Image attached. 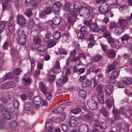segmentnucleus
I'll return each mask as SVG.
<instances>
[{
	"instance_id": "4d7b16f0",
	"label": "nucleus",
	"mask_w": 132,
	"mask_h": 132,
	"mask_svg": "<svg viewBox=\"0 0 132 132\" xmlns=\"http://www.w3.org/2000/svg\"><path fill=\"white\" fill-rule=\"evenodd\" d=\"M108 123L106 122H101V125L100 128L102 129H105L108 126Z\"/></svg>"
},
{
	"instance_id": "6ab92c4d",
	"label": "nucleus",
	"mask_w": 132,
	"mask_h": 132,
	"mask_svg": "<svg viewBox=\"0 0 132 132\" xmlns=\"http://www.w3.org/2000/svg\"><path fill=\"white\" fill-rule=\"evenodd\" d=\"M113 112L114 115V118L116 120L120 119L122 118L120 116V112L119 110L116 109H114Z\"/></svg>"
},
{
	"instance_id": "c756f323",
	"label": "nucleus",
	"mask_w": 132,
	"mask_h": 132,
	"mask_svg": "<svg viewBox=\"0 0 132 132\" xmlns=\"http://www.w3.org/2000/svg\"><path fill=\"white\" fill-rule=\"evenodd\" d=\"M47 46L43 44L40 45L37 48L38 51L41 52H44L46 50Z\"/></svg>"
},
{
	"instance_id": "0e129e2a",
	"label": "nucleus",
	"mask_w": 132,
	"mask_h": 132,
	"mask_svg": "<svg viewBox=\"0 0 132 132\" xmlns=\"http://www.w3.org/2000/svg\"><path fill=\"white\" fill-rule=\"evenodd\" d=\"M34 2V0H26V5L28 6L33 4Z\"/></svg>"
},
{
	"instance_id": "423d86ee",
	"label": "nucleus",
	"mask_w": 132,
	"mask_h": 132,
	"mask_svg": "<svg viewBox=\"0 0 132 132\" xmlns=\"http://www.w3.org/2000/svg\"><path fill=\"white\" fill-rule=\"evenodd\" d=\"M87 105L89 108L92 110H96L98 107L97 103L93 99H90L88 100Z\"/></svg>"
},
{
	"instance_id": "1a4fd4ad",
	"label": "nucleus",
	"mask_w": 132,
	"mask_h": 132,
	"mask_svg": "<svg viewBox=\"0 0 132 132\" xmlns=\"http://www.w3.org/2000/svg\"><path fill=\"white\" fill-rule=\"evenodd\" d=\"M11 0H6L3 3V11H4L6 10H9L11 8Z\"/></svg>"
},
{
	"instance_id": "37998d69",
	"label": "nucleus",
	"mask_w": 132,
	"mask_h": 132,
	"mask_svg": "<svg viewBox=\"0 0 132 132\" xmlns=\"http://www.w3.org/2000/svg\"><path fill=\"white\" fill-rule=\"evenodd\" d=\"M48 46L49 47H51L53 46L56 44L55 41L52 40H48Z\"/></svg>"
},
{
	"instance_id": "bb28decb",
	"label": "nucleus",
	"mask_w": 132,
	"mask_h": 132,
	"mask_svg": "<svg viewBox=\"0 0 132 132\" xmlns=\"http://www.w3.org/2000/svg\"><path fill=\"white\" fill-rule=\"evenodd\" d=\"M124 29L120 26L117 27L115 28V32L117 35H120L123 32Z\"/></svg>"
},
{
	"instance_id": "b1692460",
	"label": "nucleus",
	"mask_w": 132,
	"mask_h": 132,
	"mask_svg": "<svg viewBox=\"0 0 132 132\" xmlns=\"http://www.w3.org/2000/svg\"><path fill=\"white\" fill-rule=\"evenodd\" d=\"M8 28L9 30L11 32H13L15 29V24L13 21H9L8 24Z\"/></svg>"
},
{
	"instance_id": "4468645a",
	"label": "nucleus",
	"mask_w": 132,
	"mask_h": 132,
	"mask_svg": "<svg viewBox=\"0 0 132 132\" xmlns=\"http://www.w3.org/2000/svg\"><path fill=\"white\" fill-rule=\"evenodd\" d=\"M8 109H5V112L3 113L4 117L7 120H9L11 119V116L9 112V111L11 112H13L14 111V109L12 110L11 108Z\"/></svg>"
},
{
	"instance_id": "dca6fc26",
	"label": "nucleus",
	"mask_w": 132,
	"mask_h": 132,
	"mask_svg": "<svg viewBox=\"0 0 132 132\" xmlns=\"http://www.w3.org/2000/svg\"><path fill=\"white\" fill-rule=\"evenodd\" d=\"M61 22V19L59 17H56L54 18L53 19V23L51 25L53 27L58 26Z\"/></svg>"
},
{
	"instance_id": "c85d7f7f",
	"label": "nucleus",
	"mask_w": 132,
	"mask_h": 132,
	"mask_svg": "<svg viewBox=\"0 0 132 132\" xmlns=\"http://www.w3.org/2000/svg\"><path fill=\"white\" fill-rule=\"evenodd\" d=\"M85 119L89 122H92V115L90 113L87 114L85 115L84 116Z\"/></svg>"
},
{
	"instance_id": "e433bc0d",
	"label": "nucleus",
	"mask_w": 132,
	"mask_h": 132,
	"mask_svg": "<svg viewBox=\"0 0 132 132\" xmlns=\"http://www.w3.org/2000/svg\"><path fill=\"white\" fill-rule=\"evenodd\" d=\"M7 22L5 21L0 22V33L2 32L4 28L5 27Z\"/></svg>"
},
{
	"instance_id": "4be33fe9",
	"label": "nucleus",
	"mask_w": 132,
	"mask_h": 132,
	"mask_svg": "<svg viewBox=\"0 0 132 132\" xmlns=\"http://www.w3.org/2000/svg\"><path fill=\"white\" fill-rule=\"evenodd\" d=\"M98 26L97 24H93L90 26V30L94 32H99V30Z\"/></svg>"
},
{
	"instance_id": "58836bf2",
	"label": "nucleus",
	"mask_w": 132,
	"mask_h": 132,
	"mask_svg": "<svg viewBox=\"0 0 132 132\" xmlns=\"http://www.w3.org/2000/svg\"><path fill=\"white\" fill-rule=\"evenodd\" d=\"M86 92L85 90H81L79 91V96L83 98H85L86 97Z\"/></svg>"
},
{
	"instance_id": "680f3d73",
	"label": "nucleus",
	"mask_w": 132,
	"mask_h": 132,
	"mask_svg": "<svg viewBox=\"0 0 132 132\" xmlns=\"http://www.w3.org/2000/svg\"><path fill=\"white\" fill-rule=\"evenodd\" d=\"M9 108H10L8 106H7V107H6L5 108V107H4L1 104H0V111H2L3 113V112H5V110L6 108V109H8Z\"/></svg>"
},
{
	"instance_id": "7c9ffc66",
	"label": "nucleus",
	"mask_w": 132,
	"mask_h": 132,
	"mask_svg": "<svg viewBox=\"0 0 132 132\" xmlns=\"http://www.w3.org/2000/svg\"><path fill=\"white\" fill-rule=\"evenodd\" d=\"M100 113L105 117H107L109 116V113L105 107H102L100 110Z\"/></svg>"
},
{
	"instance_id": "052dcab7",
	"label": "nucleus",
	"mask_w": 132,
	"mask_h": 132,
	"mask_svg": "<svg viewBox=\"0 0 132 132\" xmlns=\"http://www.w3.org/2000/svg\"><path fill=\"white\" fill-rule=\"evenodd\" d=\"M116 23L114 22H111L110 23L109 26V27L110 29H113L117 26Z\"/></svg>"
},
{
	"instance_id": "864d4df0",
	"label": "nucleus",
	"mask_w": 132,
	"mask_h": 132,
	"mask_svg": "<svg viewBox=\"0 0 132 132\" xmlns=\"http://www.w3.org/2000/svg\"><path fill=\"white\" fill-rule=\"evenodd\" d=\"M32 12L31 9H27L25 12V14L28 17H30L32 14Z\"/></svg>"
},
{
	"instance_id": "cd10ccee",
	"label": "nucleus",
	"mask_w": 132,
	"mask_h": 132,
	"mask_svg": "<svg viewBox=\"0 0 132 132\" xmlns=\"http://www.w3.org/2000/svg\"><path fill=\"white\" fill-rule=\"evenodd\" d=\"M32 108V104L29 102L26 103L24 105V109L26 111L30 110Z\"/></svg>"
},
{
	"instance_id": "3c124183",
	"label": "nucleus",
	"mask_w": 132,
	"mask_h": 132,
	"mask_svg": "<svg viewBox=\"0 0 132 132\" xmlns=\"http://www.w3.org/2000/svg\"><path fill=\"white\" fill-rule=\"evenodd\" d=\"M56 84L57 87H60L62 86L64 83L62 79H60L57 81Z\"/></svg>"
},
{
	"instance_id": "ddd939ff",
	"label": "nucleus",
	"mask_w": 132,
	"mask_h": 132,
	"mask_svg": "<svg viewBox=\"0 0 132 132\" xmlns=\"http://www.w3.org/2000/svg\"><path fill=\"white\" fill-rule=\"evenodd\" d=\"M52 120L51 119L48 120L46 122L45 126V129H47L49 132H53L54 129L52 126Z\"/></svg>"
},
{
	"instance_id": "603ef678",
	"label": "nucleus",
	"mask_w": 132,
	"mask_h": 132,
	"mask_svg": "<svg viewBox=\"0 0 132 132\" xmlns=\"http://www.w3.org/2000/svg\"><path fill=\"white\" fill-rule=\"evenodd\" d=\"M102 56L100 55H97L94 57V60L95 62H97L101 60L102 58Z\"/></svg>"
},
{
	"instance_id": "5fc2aeb1",
	"label": "nucleus",
	"mask_w": 132,
	"mask_h": 132,
	"mask_svg": "<svg viewBox=\"0 0 132 132\" xmlns=\"http://www.w3.org/2000/svg\"><path fill=\"white\" fill-rule=\"evenodd\" d=\"M89 80H86L83 81L82 83V85L83 87L85 88L87 87L89 85Z\"/></svg>"
},
{
	"instance_id": "79ce46f5",
	"label": "nucleus",
	"mask_w": 132,
	"mask_h": 132,
	"mask_svg": "<svg viewBox=\"0 0 132 132\" xmlns=\"http://www.w3.org/2000/svg\"><path fill=\"white\" fill-rule=\"evenodd\" d=\"M33 41L35 44H37L40 43L41 40L39 36H36L34 37Z\"/></svg>"
},
{
	"instance_id": "20e7f679",
	"label": "nucleus",
	"mask_w": 132,
	"mask_h": 132,
	"mask_svg": "<svg viewBox=\"0 0 132 132\" xmlns=\"http://www.w3.org/2000/svg\"><path fill=\"white\" fill-rule=\"evenodd\" d=\"M109 6L106 3H103L99 7V11L101 14L105 15L108 12Z\"/></svg>"
},
{
	"instance_id": "6e6d98bb",
	"label": "nucleus",
	"mask_w": 132,
	"mask_h": 132,
	"mask_svg": "<svg viewBox=\"0 0 132 132\" xmlns=\"http://www.w3.org/2000/svg\"><path fill=\"white\" fill-rule=\"evenodd\" d=\"M123 126V130L125 131V132L127 131L129 129V124L127 123H123L122 124Z\"/></svg>"
},
{
	"instance_id": "69168bd1",
	"label": "nucleus",
	"mask_w": 132,
	"mask_h": 132,
	"mask_svg": "<svg viewBox=\"0 0 132 132\" xmlns=\"http://www.w3.org/2000/svg\"><path fill=\"white\" fill-rule=\"evenodd\" d=\"M103 36L104 38L107 39L111 36L110 34L108 31L105 32L103 35Z\"/></svg>"
},
{
	"instance_id": "f3484780",
	"label": "nucleus",
	"mask_w": 132,
	"mask_h": 132,
	"mask_svg": "<svg viewBox=\"0 0 132 132\" xmlns=\"http://www.w3.org/2000/svg\"><path fill=\"white\" fill-rule=\"evenodd\" d=\"M42 99L40 96H36L33 99L34 104L38 106L42 102Z\"/></svg>"
},
{
	"instance_id": "9d476101",
	"label": "nucleus",
	"mask_w": 132,
	"mask_h": 132,
	"mask_svg": "<svg viewBox=\"0 0 132 132\" xmlns=\"http://www.w3.org/2000/svg\"><path fill=\"white\" fill-rule=\"evenodd\" d=\"M78 130L79 132H88L89 130L88 126L85 124L80 125L78 128Z\"/></svg>"
},
{
	"instance_id": "7ed1b4c3",
	"label": "nucleus",
	"mask_w": 132,
	"mask_h": 132,
	"mask_svg": "<svg viewBox=\"0 0 132 132\" xmlns=\"http://www.w3.org/2000/svg\"><path fill=\"white\" fill-rule=\"evenodd\" d=\"M19 36V43L22 45H23L27 40V36L23 30L20 29L18 32Z\"/></svg>"
},
{
	"instance_id": "2f4dec72",
	"label": "nucleus",
	"mask_w": 132,
	"mask_h": 132,
	"mask_svg": "<svg viewBox=\"0 0 132 132\" xmlns=\"http://www.w3.org/2000/svg\"><path fill=\"white\" fill-rule=\"evenodd\" d=\"M68 11L69 12V14H70V15L74 17H76L78 14L79 13V11L75 10L74 9L71 10L70 11L69 10Z\"/></svg>"
},
{
	"instance_id": "0eeeda50",
	"label": "nucleus",
	"mask_w": 132,
	"mask_h": 132,
	"mask_svg": "<svg viewBox=\"0 0 132 132\" xmlns=\"http://www.w3.org/2000/svg\"><path fill=\"white\" fill-rule=\"evenodd\" d=\"M78 119L73 116L70 117L69 123V126L72 127H75L78 125Z\"/></svg>"
},
{
	"instance_id": "a878e982",
	"label": "nucleus",
	"mask_w": 132,
	"mask_h": 132,
	"mask_svg": "<svg viewBox=\"0 0 132 132\" xmlns=\"http://www.w3.org/2000/svg\"><path fill=\"white\" fill-rule=\"evenodd\" d=\"M40 88L41 92L43 94L46 93L47 92V90L44 84L41 82H39Z\"/></svg>"
},
{
	"instance_id": "5701e85b",
	"label": "nucleus",
	"mask_w": 132,
	"mask_h": 132,
	"mask_svg": "<svg viewBox=\"0 0 132 132\" xmlns=\"http://www.w3.org/2000/svg\"><path fill=\"white\" fill-rule=\"evenodd\" d=\"M116 67L113 64L108 65L106 70L105 72L106 73H109L111 71L116 69Z\"/></svg>"
},
{
	"instance_id": "a18cd8bd",
	"label": "nucleus",
	"mask_w": 132,
	"mask_h": 132,
	"mask_svg": "<svg viewBox=\"0 0 132 132\" xmlns=\"http://www.w3.org/2000/svg\"><path fill=\"white\" fill-rule=\"evenodd\" d=\"M116 129L118 131H120L123 130L122 125L120 123H117L116 125Z\"/></svg>"
},
{
	"instance_id": "f257e3e1",
	"label": "nucleus",
	"mask_w": 132,
	"mask_h": 132,
	"mask_svg": "<svg viewBox=\"0 0 132 132\" xmlns=\"http://www.w3.org/2000/svg\"><path fill=\"white\" fill-rule=\"evenodd\" d=\"M94 9V7H91L89 6H84L82 8L80 9L79 13L80 16L87 18L90 16V12Z\"/></svg>"
},
{
	"instance_id": "338daca9",
	"label": "nucleus",
	"mask_w": 132,
	"mask_h": 132,
	"mask_svg": "<svg viewBox=\"0 0 132 132\" xmlns=\"http://www.w3.org/2000/svg\"><path fill=\"white\" fill-rule=\"evenodd\" d=\"M61 128L63 130L66 131L68 129V126L66 124H62L61 125Z\"/></svg>"
},
{
	"instance_id": "393cba45",
	"label": "nucleus",
	"mask_w": 132,
	"mask_h": 132,
	"mask_svg": "<svg viewBox=\"0 0 132 132\" xmlns=\"http://www.w3.org/2000/svg\"><path fill=\"white\" fill-rule=\"evenodd\" d=\"M85 6L84 5H82V4L79 1H77L75 2L73 5L74 9H75V10L79 11L80 9L82 8V7Z\"/></svg>"
},
{
	"instance_id": "2eb2a0df",
	"label": "nucleus",
	"mask_w": 132,
	"mask_h": 132,
	"mask_svg": "<svg viewBox=\"0 0 132 132\" xmlns=\"http://www.w3.org/2000/svg\"><path fill=\"white\" fill-rule=\"evenodd\" d=\"M114 99L113 98H111L106 100V107L108 109H110L112 105H114Z\"/></svg>"
},
{
	"instance_id": "ea45409f",
	"label": "nucleus",
	"mask_w": 132,
	"mask_h": 132,
	"mask_svg": "<svg viewBox=\"0 0 132 132\" xmlns=\"http://www.w3.org/2000/svg\"><path fill=\"white\" fill-rule=\"evenodd\" d=\"M130 37L129 35L125 34L123 35L121 38V39L122 42L125 41H128L130 38Z\"/></svg>"
},
{
	"instance_id": "412c9836",
	"label": "nucleus",
	"mask_w": 132,
	"mask_h": 132,
	"mask_svg": "<svg viewBox=\"0 0 132 132\" xmlns=\"http://www.w3.org/2000/svg\"><path fill=\"white\" fill-rule=\"evenodd\" d=\"M113 87L112 85H108L106 87L105 92L106 94L110 95L112 93Z\"/></svg>"
},
{
	"instance_id": "c9c22d12",
	"label": "nucleus",
	"mask_w": 132,
	"mask_h": 132,
	"mask_svg": "<svg viewBox=\"0 0 132 132\" xmlns=\"http://www.w3.org/2000/svg\"><path fill=\"white\" fill-rule=\"evenodd\" d=\"M132 114V110L131 109H128L127 110L126 112H124L123 113V115L127 117H129Z\"/></svg>"
},
{
	"instance_id": "4c0bfd02",
	"label": "nucleus",
	"mask_w": 132,
	"mask_h": 132,
	"mask_svg": "<svg viewBox=\"0 0 132 132\" xmlns=\"http://www.w3.org/2000/svg\"><path fill=\"white\" fill-rule=\"evenodd\" d=\"M12 77V74L11 73H9L6 74L2 78V79L3 81L7 79H10Z\"/></svg>"
},
{
	"instance_id": "c03bdc74",
	"label": "nucleus",
	"mask_w": 132,
	"mask_h": 132,
	"mask_svg": "<svg viewBox=\"0 0 132 132\" xmlns=\"http://www.w3.org/2000/svg\"><path fill=\"white\" fill-rule=\"evenodd\" d=\"M60 33L59 31H55L53 34V37L55 39H57L60 37Z\"/></svg>"
},
{
	"instance_id": "f704fd0d",
	"label": "nucleus",
	"mask_w": 132,
	"mask_h": 132,
	"mask_svg": "<svg viewBox=\"0 0 132 132\" xmlns=\"http://www.w3.org/2000/svg\"><path fill=\"white\" fill-rule=\"evenodd\" d=\"M108 39V41L109 43L111 44V45L112 47H114L113 46V45L112 44L116 43V40L113 38L111 36L109 37Z\"/></svg>"
},
{
	"instance_id": "8fccbe9b",
	"label": "nucleus",
	"mask_w": 132,
	"mask_h": 132,
	"mask_svg": "<svg viewBox=\"0 0 132 132\" xmlns=\"http://www.w3.org/2000/svg\"><path fill=\"white\" fill-rule=\"evenodd\" d=\"M9 88H13L16 86L15 83L13 81H11L7 82Z\"/></svg>"
},
{
	"instance_id": "e2e57ef3",
	"label": "nucleus",
	"mask_w": 132,
	"mask_h": 132,
	"mask_svg": "<svg viewBox=\"0 0 132 132\" xmlns=\"http://www.w3.org/2000/svg\"><path fill=\"white\" fill-rule=\"evenodd\" d=\"M65 118V114H61L59 117H57V119L59 121H62L64 120Z\"/></svg>"
},
{
	"instance_id": "72a5a7b5",
	"label": "nucleus",
	"mask_w": 132,
	"mask_h": 132,
	"mask_svg": "<svg viewBox=\"0 0 132 132\" xmlns=\"http://www.w3.org/2000/svg\"><path fill=\"white\" fill-rule=\"evenodd\" d=\"M123 81L125 83L127 86L132 83V79L130 77H125L123 78Z\"/></svg>"
},
{
	"instance_id": "a19ab883",
	"label": "nucleus",
	"mask_w": 132,
	"mask_h": 132,
	"mask_svg": "<svg viewBox=\"0 0 132 132\" xmlns=\"http://www.w3.org/2000/svg\"><path fill=\"white\" fill-rule=\"evenodd\" d=\"M62 110V108L61 106H59L54 109L53 111V112L54 114H57L61 112Z\"/></svg>"
},
{
	"instance_id": "473e14b6",
	"label": "nucleus",
	"mask_w": 132,
	"mask_h": 132,
	"mask_svg": "<svg viewBox=\"0 0 132 132\" xmlns=\"http://www.w3.org/2000/svg\"><path fill=\"white\" fill-rule=\"evenodd\" d=\"M47 77L48 78V81L50 82H53L55 79L56 76L51 73H48L47 75Z\"/></svg>"
},
{
	"instance_id": "de8ad7c7",
	"label": "nucleus",
	"mask_w": 132,
	"mask_h": 132,
	"mask_svg": "<svg viewBox=\"0 0 132 132\" xmlns=\"http://www.w3.org/2000/svg\"><path fill=\"white\" fill-rule=\"evenodd\" d=\"M70 7V4L68 2H65L64 5L63 6V10L65 11H68L69 10Z\"/></svg>"
},
{
	"instance_id": "aec40b11",
	"label": "nucleus",
	"mask_w": 132,
	"mask_h": 132,
	"mask_svg": "<svg viewBox=\"0 0 132 132\" xmlns=\"http://www.w3.org/2000/svg\"><path fill=\"white\" fill-rule=\"evenodd\" d=\"M118 24L123 28L126 27L127 25V21L125 19H119Z\"/></svg>"
},
{
	"instance_id": "bf43d9fd",
	"label": "nucleus",
	"mask_w": 132,
	"mask_h": 132,
	"mask_svg": "<svg viewBox=\"0 0 132 132\" xmlns=\"http://www.w3.org/2000/svg\"><path fill=\"white\" fill-rule=\"evenodd\" d=\"M22 71V70L19 68L15 69L14 70V73L16 75L19 74Z\"/></svg>"
},
{
	"instance_id": "f03ea898",
	"label": "nucleus",
	"mask_w": 132,
	"mask_h": 132,
	"mask_svg": "<svg viewBox=\"0 0 132 132\" xmlns=\"http://www.w3.org/2000/svg\"><path fill=\"white\" fill-rule=\"evenodd\" d=\"M103 86H98L96 88V90L98 93L97 95V98L99 102L103 104L104 103V95L103 94Z\"/></svg>"
},
{
	"instance_id": "39448f33",
	"label": "nucleus",
	"mask_w": 132,
	"mask_h": 132,
	"mask_svg": "<svg viewBox=\"0 0 132 132\" xmlns=\"http://www.w3.org/2000/svg\"><path fill=\"white\" fill-rule=\"evenodd\" d=\"M26 22V18L22 15H20L17 16V22L21 27L24 26Z\"/></svg>"
},
{
	"instance_id": "49530a36",
	"label": "nucleus",
	"mask_w": 132,
	"mask_h": 132,
	"mask_svg": "<svg viewBox=\"0 0 132 132\" xmlns=\"http://www.w3.org/2000/svg\"><path fill=\"white\" fill-rule=\"evenodd\" d=\"M81 110L79 108H77L72 109L71 110V112L75 114H77L79 112H81Z\"/></svg>"
},
{
	"instance_id": "09e8293b",
	"label": "nucleus",
	"mask_w": 132,
	"mask_h": 132,
	"mask_svg": "<svg viewBox=\"0 0 132 132\" xmlns=\"http://www.w3.org/2000/svg\"><path fill=\"white\" fill-rule=\"evenodd\" d=\"M72 62H76L77 64L79 65L80 64V60L78 57H72Z\"/></svg>"
},
{
	"instance_id": "774afa93",
	"label": "nucleus",
	"mask_w": 132,
	"mask_h": 132,
	"mask_svg": "<svg viewBox=\"0 0 132 132\" xmlns=\"http://www.w3.org/2000/svg\"><path fill=\"white\" fill-rule=\"evenodd\" d=\"M119 75L118 72L117 71H115L111 73V76L113 77L116 78Z\"/></svg>"
},
{
	"instance_id": "9b49d317",
	"label": "nucleus",
	"mask_w": 132,
	"mask_h": 132,
	"mask_svg": "<svg viewBox=\"0 0 132 132\" xmlns=\"http://www.w3.org/2000/svg\"><path fill=\"white\" fill-rule=\"evenodd\" d=\"M62 5L60 2H56L53 4L52 6V10L55 12H58Z\"/></svg>"
},
{
	"instance_id": "f8f14e48",
	"label": "nucleus",
	"mask_w": 132,
	"mask_h": 132,
	"mask_svg": "<svg viewBox=\"0 0 132 132\" xmlns=\"http://www.w3.org/2000/svg\"><path fill=\"white\" fill-rule=\"evenodd\" d=\"M51 71L54 73L56 74L60 72L61 68L59 61H56L54 68L52 69Z\"/></svg>"
},
{
	"instance_id": "6e6552de",
	"label": "nucleus",
	"mask_w": 132,
	"mask_h": 132,
	"mask_svg": "<svg viewBox=\"0 0 132 132\" xmlns=\"http://www.w3.org/2000/svg\"><path fill=\"white\" fill-rule=\"evenodd\" d=\"M106 55L109 59L114 58L116 56V52L114 50L109 49L106 50Z\"/></svg>"
},
{
	"instance_id": "13d9d810",
	"label": "nucleus",
	"mask_w": 132,
	"mask_h": 132,
	"mask_svg": "<svg viewBox=\"0 0 132 132\" xmlns=\"http://www.w3.org/2000/svg\"><path fill=\"white\" fill-rule=\"evenodd\" d=\"M118 86L120 88L125 87L127 86L125 83L124 81L123 80V82L118 83Z\"/></svg>"
},
{
	"instance_id": "a211bd4d",
	"label": "nucleus",
	"mask_w": 132,
	"mask_h": 132,
	"mask_svg": "<svg viewBox=\"0 0 132 132\" xmlns=\"http://www.w3.org/2000/svg\"><path fill=\"white\" fill-rule=\"evenodd\" d=\"M23 80L24 82V86L23 88L24 89H27V87L28 86L30 83V80L28 77H26L25 76L23 77Z\"/></svg>"
}]
</instances>
